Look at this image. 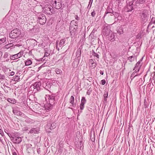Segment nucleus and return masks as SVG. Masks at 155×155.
Masks as SVG:
<instances>
[{"mask_svg":"<svg viewBox=\"0 0 155 155\" xmlns=\"http://www.w3.org/2000/svg\"><path fill=\"white\" fill-rule=\"evenodd\" d=\"M55 97L54 94L46 95L45 98L47 102L51 104V105H54L55 102Z\"/></svg>","mask_w":155,"mask_h":155,"instance_id":"f257e3e1","label":"nucleus"},{"mask_svg":"<svg viewBox=\"0 0 155 155\" xmlns=\"http://www.w3.org/2000/svg\"><path fill=\"white\" fill-rule=\"evenodd\" d=\"M20 31L19 29L16 28L12 31L9 34V37L12 38H15L20 35Z\"/></svg>","mask_w":155,"mask_h":155,"instance_id":"f03ea898","label":"nucleus"},{"mask_svg":"<svg viewBox=\"0 0 155 155\" xmlns=\"http://www.w3.org/2000/svg\"><path fill=\"white\" fill-rule=\"evenodd\" d=\"M46 18L45 15L41 14L38 17V21L41 25H44L46 22Z\"/></svg>","mask_w":155,"mask_h":155,"instance_id":"7ed1b4c3","label":"nucleus"},{"mask_svg":"<svg viewBox=\"0 0 155 155\" xmlns=\"http://www.w3.org/2000/svg\"><path fill=\"white\" fill-rule=\"evenodd\" d=\"M134 0L127 2V5L125 9L127 12H129L132 11L134 9L133 3Z\"/></svg>","mask_w":155,"mask_h":155,"instance_id":"20e7f679","label":"nucleus"},{"mask_svg":"<svg viewBox=\"0 0 155 155\" xmlns=\"http://www.w3.org/2000/svg\"><path fill=\"white\" fill-rule=\"evenodd\" d=\"M12 138V141L15 144H19L22 141V139L21 137H18L15 135H11Z\"/></svg>","mask_w":155,"mask_h":155,"instance_id":"39448f33","label":"nucleus"},{"mask_svg":"<svg viewBox=\"0 0 155 155\" xmlns=\"http://www.w3.org/2000/svg\"><path fill=\"white\" fill-rule=\"evenodd\" d=\"M140 16L141 20L143 21H146L147 20V13L144 10L140 13Z\"/></svg>","mask_w":155,"mask_h":155,"instance_id":"423d86ee","label":"nucleus"},{"mask_svg":"<svg viewBox=\"0 0 155 155\" xmlns=\"http://www.w3.org/2000/svg\"><path fill=\"white\" fill-rule=\"evenodd\" d=\"M53 6L57 9H59L62 6L61 0H54V3L53 4Z\"/></svg>","mask_w":155,"mask_h":155,"instance_id":"0eeeda50","label":"nucleus"},{"mask_svg":"<svg viewBox=\"0 0 155 155\" xmlns=\"http://www.w3.org/2000/svg\"><path fill=\"white\" fill-rule=\"evenodd\" d=\"M110 27L109 26H104L103 29V33L104 35L108 36L111 33Z\"/></svg>","mask_w":155,"mask_h":155,"instance_id":"6e6552de","label":"nucleus"},{"mask_svg":"<svg viewBox=\"0 0 155 155\" xmlns=\"http://www.w3.org/2000/svg\"><path fill=\"white\" fill-rule=\"evenodd\" d=\"M12 111L15 115L20 116L22 117L24 116V114L20 111L17 107L13 108Z\"/></svg>","mask_w":155,"mask_h":155,"instance_id":"1a4fd4ad","label":"nucleus"},{"mask_svg":"<svg viewBox=\"0 0 155 155\" xmlns=\"http://www.w3.org/2000/svg\"><path fill=\"white\" fill-rule=\"evenodd\" d=\"M23 53L24 51H21L18 54L11 56L10 58L12 60H15L21 57L23 55Z\"/></svg>","mask_w":155,"mask_h":155,"instance_id":"9d476101","label":"nucleus"},{"mask_svg":"<svg viewBox=\"0 0 155 155\" xmlns=\"http://www.w3.org/2000/svg\"><path fill=\"white\" fill-rule=\"evenodd\" d=\"M41 85V82L39 81H38L34 83L33 85V86L34 89L36 90V91H38L40 89V88Z\"/></svg>","mask_w":155,"mask_h":155,"instance_id":"9b49d317","label":"nucleus"},{"mask_svg":"<svg viewBox=\"0 0 155 155\" xmlns=\"http://www.w3.org/2000/svg\"><path fill=\"white\" fill-rule=\"evenodd\" d=\"M97 64V63L94 61L93 59L89 60V67L91 68H95Z\"/></svg>","mask_w":155,"mask_h":155,"instance_id":"f8f14e48","label":"nucleus"},{"mask_svg":"<svg viewBox=\"0 0 155 155\" xmlns=\"http://www.w3.org/2000/svg\"><path fill=\"white\" fill-rule=\"evenodd\" d=\"M86 100L85 99V98L84 97H83L82 98L81 100V103L80 104V109H81V111L80 113L82 112L81 110H83L84 108V105L86 103Z\"/></svg>","mask_w":155,"mask_h":155,"instance_id":"ddd939ff","label":"nucleus"},{"mask_svg":"<svg viewBox=\"0 0 155 155\" xmlns=\"http://www.w3.org/2000/svg\"><path fill=\"white\" fill-rule=\"evenodd\" d=\"M40 130L38 128H32L29 131L28 133L31 134H38Z\"/></svg>","mask_w":155,"mask_h":155,"instance_id":"4468645a","label":"nucleus"},{"mask_svg":"<svg viewBox=\"0 0 155 155\" xmlns=\"http://www.w3.org/2000/svg\"><path fill=\"white\" fill-rule=\"evenodd\" d=\"M52 8L51 6H50L48 7H46L45 8V10L44 11V12L48 15H51L52 14V12L51 11V9Z\"/></svg>","mask_w":155,"mask_h":155,"instance_id":"2eb2a0df","label":"nucleus"},{"mask_svg":"<svg viewBox=\"0 0 155 155\" xmlns=\"http://www.w3.org/2000/svg\"><path fill=\"white\" fill-rule=\"evenodd\" d=\"M108 40L111 42H113L115 40V35L114 34L111 32L110 34L108 35Z\"/></svg>","mask_w":155,"mask_h":155,"instance_id":"dca6fc26","label":"nucleus"},{"mask_svg":"<svg viewBox=\"0 0 155 155\" xmlns=\"http://www.w3.org/2000/svg\"><path fill=\"white\" fill-rule=\"evenodd\" d=\"M53 106V105H51V104L48 102L47 104L45 105L44 107H43V108L46 110H50L52 109Z\"/></svg>","mask_w":155,"mask_h":155,"instance_id":"f3484780","label":"nucleus"},{"mask_svg":"<svg viewBox=\"0 0 155 155\" xmlns=\"http://www.w3.org/2000/svg\"><path fill=\"white\" fill-rule=\"evenodd\" d=\"M70 32L71 35H75L77 33V31L76 29L74 28H70Z\"/></svg>","mask_w":155,"mask_h":155,"instance_id":"a211bd4d","label":"nucleus"},{"mask_svg":"<svg viewBox=\"0 0 155 155\" xmlns=\"http://www.w3.org/2000/svg\"><path fill=\"white\" fill-rule=\"evenodd\" d=\"M141 64L140 63V61H138L136 64L135 67L134 68L133 70H136L137 71H139L141 67Z\"/></svg>","mask_w":155,"mask_h":155,"instance_id":"6ab92c4d","label":"nucleus"},{"mask_svg":"<svg viewBox=\"0 0 155 155\" xmlns=\"http://www.w3.org/2000/svg\"><path fill=\"white\" fill-rule=\"evenodd\" d=\"M139 71H137V70H135V71L133 72L130 76V79L131 80H132L135 77L139 76L140 75V74H137V73Z\"/></svg>","mask_w":155,"mask_h":155,"instance_id":"aec40b11","label":"nucleus"},{"mask_svg":"<svg viewBox=\"0 0 155 155\" xmlns=\"http://www.w3.org/2000/svg\"><path fill=\"white\" fill-rule=\"evenodd\" d=\"M91 54L94 57H96L97 58H96V59L97 60V61H98V59L99 58V56L98 54L95 53L94 50L92 51Z\"/></svg>","mask_w":155,"mask_h":155,"instance_id":"412c9836","label":"nucleus"},{"mask_svg":"<svg viewBox=\"0 0 155 155\" xmlns=\"http://www.w3.org/2000/svg\"><path fill=\"white\" fill-rule=\"evenodd\" d=\"M32 63L31 60L28 58L27 59L25 62V65L28 66L31 65Z\"/></svg>","mask_w":155,"mask_h":155,"instance_id":"4be33fe9","label":"nucleus"},{"mask_svg":"<svg viewBox=\"0 0 155 155\" xmlns=\"http://www.w3.org/2000/svg\"><path fill=\"white\" fill-rule=\"evenodd\" d=\"M25 122L28 123L29 124H33L34 123V121L30 118H27L25 120Z\"/></svg>","mask_w":155,"mask_h":155,"instance_id":"5701e85b","label":"nucleus"},{"mask_svg":"<svg viewBox=\"0 0 155 155\" xmlns=\"http://www.w3.org/2000/svg\"><path fill=\"white\" fill-rule=\"evenodd\" d=\"M117 32L119 34H121L123 33V28L122 26H120L117 29Z\"/></svg>","mask_w":155,"mask_h":155,"instance_id":"b1692460","label":"nucleus"},{"mask_svg":"<svg viewBox=\"0 0 155 155\" xmlns=\"http://www.w3.org/2000/svg\"><path fill=\"white\" fill-rule=\"evenodd\" d=\"M66 40L65 39H61L60 41L59 45V47H61L65 43Z\"/></svg>","mask_w":155,"mask_h":155,"instance_id":"393cba45","label":"nucleus"},{"mask_svg":"<svg viewBox=\"0 0 155 155\" xmlns=\"http://www.w3.org/2000/svg\"><path fill=\"white\" fill-rule=\"evenodd\" d=\"M135 58H136V57L135 55H132L129 57L128 58V60H129L130 62H132L134 61Z\"/></svg>","mask_w":155,"mask_h":155,"instance_id":"a878e982","label":"nucleus"},{"mask_svg":"<svg viewBox=\"0 0 155 155\" xmlns=\"http://www.w3.org/2000/svg\"><path fill=\"white\" fill-rule=\"evenodd\" d=\"M7 101L8 102L13 104H15L16 103V101L15 99L14 98H8Z\"/></svg>","mask_w":155,"mask_h":155,"instance_id":"bb28decb","label":"nucleus"},{"mask_svg":"<svg viewBox=\"0 0 155 155\" xmlns=\"http://www.w3.org/2000/svg\"><path fill=\"white\" fill-rule=\"evenodd\" d=\"M146 0H137L136 1V3L137 4H143L146 2Z\"/></svg>","mask_w":155,"mask_h":155,"instance_id":"cd10ccee","label":"nucleus"},{"mask_svg":"<svg viewBox=\"0 0 155 155\" xmlns=\"http://www.w3.org/2000/svg\"><path fill=\"white\" fill-rule=\"evenodd\" d=\"M13 43H11L9 44H8V45H5V48L8 49L10 47H12L13 46Z\"/></svg>","mask_w":155,"mask_h":155,"instance_id":"c85d7f7f","label":"nucleus"},{"mask_svg":"<svg viewBox=\"0 0 155 155\" xmlns=\"http://www.w3.org/2000/svg\"><path fill=\"white\" fill-rule=\"evenodd\" d=\"M20 79V78L19 76L18 75H16L13 77L12 80L14 81H18Z\"/></svg>","mask_w":155,"mask_h":155,"instance_id":"c756f323","label":"nucleus"},{"mask_svg":"<svg viewBox=\"0 0 155 155\" xmlns=\"http://www.w3.org/2000/svg\"><path fill=\"white\" fill-rule=\"evenodd\" d=\"M19 18H19L18 19V22L20 23H24V22H25V20H24V19L25 18L23 16H22V17H21V18L20 19L21 20L22 19H23V20H20V19H19Z\"/></svg>","mask_w":155,"mask_h":155,"instance_id":"7c9ffc66","label":"nucleus"},{"mask_svg":"<svg viewBox=\"0 0 155 155\" xmlns=\"http://www.w3.org/2000/svg\"><path fill=\"white\" fill-rule=\"evenodd\" d=\"M74 98L73 96H71L70 99V102L72 104V106L74 107Z\"/></svg>","mask_w":155,"mask_h":155,"instance_id":"2f4dec72","label":"nucleus"},{"mask_svg":"<svg viewBox=\"0 0 155 155\" xmlns=\"http://www.w3.org/2000/svg\"><path fill=\"white\" fill-rule=\"evenodd\" d=\"M108 93L106 91L104 92V101H106L107 100V98L108 97Z\"/></svg>","mask_w":155,"mask_h":155,"instance_id":"473e14b6","label":"nucleus"},{"mask_svg":"<svg viewBox=\"0 0 155 155\" xmlns=\"http://www.w3.org/2000/svg\"><path fill=\"white\" fill-rule=\"evenodd\" d=\"M6 40V38H0V45L5 42Z\"/></svg>","mask_w":155,"mask_h":155,"instance_id":"72a5a7b5","label":"nucleus"},{"mask_svg":"<svg viewBox=\"0 0 155 155\" xmlns=\"http://www.w3.org/2000/svg\"><path fill=\"white\" fill-rule=\"evenodd\" d=\"M111 13L110 15H113V10L112 9H110L108 10V11L107 12H105V14L106 15L108 13Z\"/></svg>","mask_w":155,"mask_h":155,"instance_id":"f704fd0d","label":"nucleus"},{"mask_svg":"<svg viewBox=\"0 0 155 155\" xmlns=\"http://www.w3.org/2000/svg\"><path fill=\"white\" fill-rule=\"evenodd\" d=\"M55 71L57 74H58L61 73V71L58 68H56L55 70Z\"/></svg>","mask_w":155,"mask_h":155,"instance_id":"c9c22d12","label":"nucleus"},{"mask_svg":"<svg viewBox=\"0 0 155 155\" xmlns=\"http://www.w3.org/2000/svg\"><path fill=\"white\" fill-rule=\"evenodd\" d=\"M22 129L23 130L27 131L28 130V128L27 126H24L22 127Z\"/></svg>","mask_w":155,"mask_h":155,"instance_id":"e433bc0d","label":"nucleus"},{"mask_svg":"<svg viewBox=\"0 0 155 155\" xmlns=\"http://www.w3.org/2000/svg\"><path fill=\"white\" fill-rule=\"evenodd\" d=\"M151 22L152 23L155 24V18L154 17H152L151 20Z\"/></svg>","mask_w":155,"mask_h":155,"instance_id":"4c0bfd02","label":"nucleus"},{"mask_svg":"<svg viewBox=\"0 0 155 155\" xmlns=\"http://www.w3.org/2000/svg\"><path fill=\"white\" fill-rule=\"evenodd\" d=\"M114 15V16L115 17H119V14L117 13H116L115 12L114 13H114H113L112 15Z\"/></svg>","mask_w":155,"mask_h":155,"instance_id":"58836bf2","label":"nucleus"},{"mask_svg":"<svg viewBox=\"0 0 155 155\" xmlns=\"http://www.w3.org/2000/svg\"><path fill=\"white\" fill-rule=\"evenodd\" d=\"M96 31V30L95 29H94L92 31L91 33V34H90V35H94V32Z\"/></svg>","mask_w":155,"mask_h":155,"instance_id":"ea45409f","label":"nucleus"},{"mask_svg":"<svg viewBox=\"0 0 155 155\" xmlns=\"http://www.w3.org/2000/svg\"><path fill=\"white\" fill-rule=\"evenodd\" d=\"M50 54L47 51H46V50H45V56H48Z\"/></svg>","mask_w":155,"mask_h":155,"instance_id":"a19ab883","label":"nucleus"},{"mask_svg":"<svg viewBox=\"0 0 155 155\" xmlns=\"http://www.w3.org/2000/svg\"><path fill=\"white\" fill-rule=\"evenodd\" d=\"M106 83V81L105 80H102L101 81V83L102 85H104Z\"/></svg>","mask_w":155,"mask_h":155,"instance_id":"79ce46f5","label":"nucleus"},{"mask_svg":"<svg viewBox=\"0 0 155 155\" xmlns=\"http://www.w3.org/2000/svg\"><path fill=\"white\" fill-rule=\"evenodd\" d=\"M8 53H7V52L5 53V54L4 55V58H8Z\"/></svg>","mask_w":155,"mask_h":155,"instance_id":"37998d69","label":"nucleus"},{"mask_svg":"<svg viewBox=\"0 0 155 155\" xmlns=\"http://www.w3.org/2000/svg\"><path fill=\"white\" fill-rule=\"evenodd\" d=\"M96 13L94 11L92 12L91 13V15L92 17H94Z\"/></svg>","mask_w":155,"mask_h":155,"instance_id":"c03bdc74","label":"nucleus"},{"mask_svg":"<svg viewBox=\"0 0 155 155\" xmlns=\"http://www.w3.org/2000/svg\"><path fill=\"white\" fill-rule=\"evenodd\" d=\"M5 78V76L3 75L0 74V79H3Z\"/></svg>","mask_w":155,"mask_h":155,"instance_id":"a18cd8bd","label":"nucleus"},{"mask_svg":"<svg viewBox=\"0 0 155 155\" xmlns=\"http://www.w3.org/2000/svg\"><path fill=\"white\" fill-rule=\"evenodd\" d=\"M32 41L34 43V46L37 45V42L36 40H33Z\"/></svg>","mask_w":155,"mask_h":155,"instance_id":"49530a36","label":"nucleus"},{"mask_svg":"<svg viewBox=\"0 0 155 155\" xmlns=\"http://www.w3.org/2000/svg\"><path fill=\"white\" fill-rule=\"evenodd\" d=\"M15 72H14L13 71H12V72H11L10 73V75L11 76H13L15 74Z\"/></svg>","mask_w":155,"mask_h":155,"instance_id":"de8ad7c7","label":"nucleus"},{"mask_svg":"<svg viewBox=\"0 0 155 155\" xmlns=\"http://www.w3.org/2000/svg\"><path fill=\"white\" fill-rule=\"evenodd\" d=\"M0 134L2 135V136L3 134V132L2 130H0Z\"/></svg>","mask_w":155,"mask_h":155,"instance_id":"09e8293b","label":"nucleus"},{"mask_svg":"<svg viewBox=\"0 0 155 155\" xmlns=\"http://www.w3.org/2000/svg\"><path fill=\"white\" fill-rule=\"evenodd\" d=\"M100 74L101 75H103L104 74V72L103 71H102L101 70L100 71Z\"/></svg>","mask_w":155,"mask_h":155,"instance_id":"8fccbe9b","label":"nucleus"},{"mask_svg":"<svg viewBox=\"0 0 155 155\" xmlns=\"http://www.w3.org/2000/svg\"><path fill=\"white\" fill-rule=\"evenodd\" d=\"M58 41H57L56 42V45H58ZM56 48L58 49V50H59V48H58V46H56Z\"/></svg>","mask_w":155,"mask_h":155,"instance_id":"3c124183","label":"nucleus"},{"mask_svg":"<svg viewBox=\"0 0 155 155\" xmlns=\"http://www.w3.org/2000/svg\"><path fill=\"white\" fill-rule=\"evenodd\" d=\"M75 19H76L77 20H79V18L77 15L75 16Z\"/></svg>","mask_w":155,"mask_h":155,"instance_id":"603ef678","label":"nucleus"},{"mask_svg":"<svg viewBox=\"0 0 155 155\" xmlns=\"http://www.w3.org/2000/svg\"><path fill=\"white\" fill-rule=\"evenodd\" d=\"M93 1V0H90V1L89 4L91 2V5H90V7H91V5Z\"/></svg>","mask_w":155,"mask_h":155,"instance_id":"864d4df0","label":"nucleus"},{"mask_svg":"<svg viewBox=\"0 0 155 155\" xmlns=\"http://www.w3.org/2000/svg\"><path fill=\"white\" fill-rule=\"evenodd\" d=\"M13 155H17L16 152H14L13 153Z\"/></svg>","mask_w":155,"mask_h":155,"instance_id":"5fc2aeb1","label":"nucleus"},{"mask_svg":"<svg viewBox=\"0 0 155 155\" xmlns=\"http://www.w3.org/2000/svg\"><path fill=\"white\" fill-rule=\"evenodd\" d=\"M143 58H141L140 60V61H140V62L142 61V60H143Z\"/></svg>","mask_w":155,"mask_h":155,"instance_id":"6e6d98bb","label":"nucleus"},{"mask_svg":"<svg viewBox=\"0 0 155 155\" xmlns=\"http://www.w3.org/2000/svg\"><path fill=\"white\" fill-rule=\"evenodd\" d=\"M143 58H141L140 60V61H140V62L142 61V60H143Z\"/></svg>","mask_w":155,"mask_h":155,"instance_id":"4d7b16f0","label":"nucleus"},{"mask_svg":"<svg viewBox=\"0 0 155 155\" xmlns=\"http://www.w3.org/2000/svg\"><path fill=\"white\" fill-rule=\"evenodd\" d=\"M78 23V22L77 21H75V26H76V25Z\"/></svg>","mask_w":155,"mask_h":155,"instance_id":"13d9d810","label":"nucleus"},{"mask_svg":"<svg viewBox=\"0 0 155 155\" xmlns=\"http://www.w3.org/2000/svg\"><path fill=\"white\" fill-rule=\"evenodd\" d=\"M53 128H53V127H50V129H53Z\"/></svg>","mask_w":155,"mask_h":155,"instance_id":"bf43d9fd","label":"nucleus"},{"mask_svg":"<svg viewBox=\"0 0 155 155\" xmlns=\"http://www.w3.org/2000/svg\"><path fill=\"white\" fill-rule=\"evenodd\" d=\"M41 45L39 44V45H38V46H39V47H40Z\"/></svg>","mask_w":155,"mask_h":155,"instance_id":"052dcab7","label":"nucleus"},{"mask_svg":"<svg viewBox=\"0 0 155 155\" xmlns=\"http://www.w3.org/2000/svg\"><path fill=\"white\" fill-rule=\"evenodd\" d=\"M94 140H95L94 139H93V140H92V139L91 140L92 141H94Z\"/></svg>","mask_w":155,"mask_h":155,"instance_id":"680f3d73","label":"nucleus"},{"mask_svg":"<svg viewBox=\"0 0 155 155\" xmlns=\"http://www.w3.org/2000/svg\"><path fill=\"white\" fill-rule=\"evenodd\" d=\"M31 51L29 52V54H31Z\"/></svg>","mask_w":155,"mask_h":155,"instance_id":"e2e57ef3","label":"nucleus"},{"mask_svg":"<svg viewBox=\"0 0 155 155\" xmlns=\"http://www.w3.org/2000/svg\"><path fill=\"white\" fill-rule=\"evenodd\" d=\"M71 21V22H73V21Z\"/></svg>","mask_w":155,"mask_h":155,"instance_id":"0e129e2a","label":"nucleus"},{"mask_svg":"<svg viewBox=\"0 0 155 155\" xmlns=\"http://www.w3.org/2000/svg\"><path fill=\"white\" fill-rule=\"evenodd\" d=\"M1 36H2V35H0V37H1Z\"/></svg>","mask_w":155,"mask_h":155,"instance_id":"69168bd1","label":"nucleus"},{"mask_svg":"<svg viewBox=\"0 0 155 155\" xmlns=\"http://www.w3.org/2000/svg\"><path fill=\"white\" fill-rule=\"evenodd\" d=\"M41 67H41H39V68H40Z\"/></svg>","mask_w":155,"mask_h":155,"instance_id":"338daca9","label":"nucleus"},{"mask_svg":"<svg viewBox=\"0 0 155 155\" xmlns=\"http://www.w3.org/2000/svg\"><path fill=\"white\" fill-rule=\"evenodd\" d=\"M80 143H81V141H80Z\"/></svg>","mask_w":155,"mask_h":155,"instance_id":"774afa93","label":"nucleus"}]
</instances>
